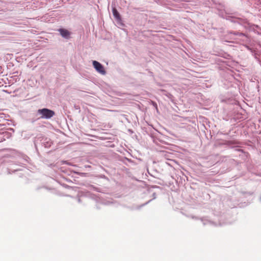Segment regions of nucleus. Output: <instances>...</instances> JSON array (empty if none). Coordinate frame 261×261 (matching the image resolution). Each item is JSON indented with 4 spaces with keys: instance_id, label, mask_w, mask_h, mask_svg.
<instances>
[{
    "instance_id": "1",
    "label": "nucleus",
    "mask_w": 261,
    "mask_h": 261,
    "mask_svg": "<svg viewBox=\"0 0 261 261\" xmlns=\"http://www.w3.org/2000/svg\"><path fill=\"white\" fill-rule=\"evenodd\" d=\"M37 112L41 115L40 118L43 119H50L55 114L54 111L46 108L39 109Z\"/></svg>"
},
{
    "instance_id": "2",
    "label": "nucleus",
    "mask_w": 261,
    "mask_h": 261,
    "mask_svg": "<svg viewBox=\"0 0 261 261\" xmlns=\"http://www.w3.org/2000/svg\"><path fill=\"white\" fill-rule=\"evenodd\" d=\"M93 65L96 70L100 74L105 75L106 73L103 66L98 62L96 61H93Z\"/></svg>"
},
{
    "instance_id": "3",
    "label": "nucleus",
    "mask_w": 261,
    "mask_h": 261,
    "mask_svg": "<svg viewBox=\"0 0 261 261\" xmlns=\"http://www.w3.org/2000/svg\"><path fill=\"white\" fill-rule=\"evenodd\" d=\"M59 31L63 37L65 38H68L69 37L70 32L68 30L66 29H60L59 30Z\"/></svg>"
},
{
    "instance_id": "4",
    "label": "nucleus",
    "mask_w": 261,
    "mask_h": 261,
    "mask_svg": "<svg viewBox=\"0 0 261 261\" xmlns=\"http://www.w3.org/2000/svg\"><path fill=\"white\" fill-rule=\"evenodd\" d=\"M112 11H113V14L114 16L116 19H120V16L119 13L117 11V9L115 8H113V10H112Z\"/></svg>"
}]
</instances>
